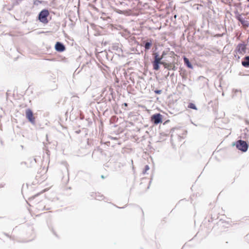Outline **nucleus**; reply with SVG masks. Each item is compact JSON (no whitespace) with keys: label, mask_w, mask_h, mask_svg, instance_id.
I'll list each match as a JSON object with an SVG mask.
<instances>
[{"label":"nucleus","mask_w":249,"mask_h":249,"mask_svg":"<svg viewBox=\"0 0 249 249\" xmlns=\"http://www.w3.org/2000/svg\"><path fill=\"white\" fill-rule=\"evenodd\" d=\"M151 45H152V43L151 42H146L145 44V46H144L145 50L149 49L151 48Z\"/></svg>","instance_id":"nucleus-11"},{"label":"nucleus","mask_w":249,"mask_h":249,"mask_svg":"<svg viewBox=\"0 0 249 249\" xmlns=\"http://www.w3.org/2000/svg\"><path fill=\"white\" fill-rule=\"evenodd\" d=\"M236 147L243 152H246L248 148V145L245 141L239 140L236 144Z\"/></svg>","instance_id":"nucleus-3"},{"label":"nucleus","mask_w":249,"mask_h":249,"mask_svg":"<svg viewBox=\"0 0 249 249\" xmlns=\"http://www.w3.org/2000/svg\"><path fill=\"white\" fill-rule=\"evenodd\" d=\"M26 117L32 124H35V117L34 116L33 112L31 109H27L25 111Z\"/></svg>","instance_id":"nucleus-4"},{"label":"nucleus","mask_w":249,"mask_h":249,"mask_svg":"<svg viewBox=\"0 0 249 249\" xmlns=\"http://www.w3.org/2000/svg\"><path fill=\"white\" fill-rule=\"evenodd\" d=\"M160 93V91L157 90V93Z\"/></svg>","instance_id":"nucleus-17"},{"label":"nucleus","mask_w":249,"mask_h":249,"mask_svg":"<svg viewBox=\"0 0 249 249\" xmlns=\"http://www.w3.org/2000/svg\"><path fill=\"white\" fill-rule=\"evenodd\" d=\"M55 48L58 52H63L65 50V46L61 43L57 42L55 45Z\"/></svg>","instance_id":"nucleus-7"},{"label":"nucleus","mask_w":249,"mask_h":249,"mask_svg":"<svg viewBox=\"0 0 249 249\" xmlns=\"http://www.w3.org/2000/svg\"><path fill=\"white\" fill-rule=\"evenodd\" d=\"M151 120L154 123L156 124V114H154L151 117Z\"/></svg>","instance_id":"nucleus-14"},{"label":"nucleus","mask_w":249,"mask_h":249,"mask_svg":"<svg viewBox=\"0 0 249 249\" xmlns=\"http://www.w3.org/2000/svg\"><path fill=\"white\" fill-rule=\"evenodd\" d=\"M162 122V115L160 114H157V124Z\"/></svg>","instance_id":"nucleus-10"},{"label":"nucleus","mask_w":249,"mask_h":249,"mask_svg":"<svg viewBox=\"0 0 249 249\" xmlns=\"http://www.w3.org/2000/svg\"><path fill=\"white\" fill-rule=\"evenodd\" d=\"M242 64L245 67H249V56H246L242 62Z\"/></svg>","instance_id":"nucleus-8"},{"label":"nucleus","mask_w":249,"mask_h":249,"mask_svg":"<svg viewBox=\"0 0 249 249\" xmlns=\"http://www.w3.org/2000/svg\"><path fill=\"white\" fill-rule=\"evenodd\" d=\"M124 106L125 107H127V103H124Z\"/></svg>","instance_id":"nucleus-16"},{"label":"nucleus","mask_w":249,"mask_h":249,"mask_svg":"<svg viewBox=\"0 0 249 249\" xmlns=\"http://www.w3.org/2000/svg\"><path fill=\"white\" fill-rule=\"evenodd\" d=\"M177 55L173 52L163 54L161 57H158L157 55V70L158 69V64H162L165 68L169 70L175 69V64L177 61Z\"/></svg>","instance_id":"nucleus-1"},{"label":"nucleus","mask_w":249,"mask_h":249,"mask_svg":"<svg viewBox=\"0 0 249 249\" xmlns=\"http://www.w3.org/2000/svg\"><path fill=\"white\" fill-rule=\"evenodd\" d=\"M183 60L185 64L188 67L190 68H192V66L187 58H186V57H184Z\"/></svg>","instance_id":"nucleus-9"},{"label":"nucleus","mask_w":249,"mask_h":249,"mask_svg":"<svg viewBox=\"0 0 249 249\" xmlns=\"http://www.w3.org/2000/svg\"><path fill=\"white\" fill-rule=\"evenodd\" d=\"M249 2V0H247Z\"/></svg>","instance_id":"nucleus-18"},{"label":"nucleus","mask_w":249,"mask_h":249,"mask_svg":"<svg viewBox=\"0 0 249 249\" xmlns=\"http://www.w3.org/2000/svg\"><path fill=\"white\" fill-rule=\"evenodd\" d=\"M249 2V0H247Z\"/></svg>","instance_id":"nucleus-19"},{"label":"nucleus","mask_w":249,"mask_h":249,"mask_svg":"<svg viewBox=\"0 0 249 249\" xmlns=\"http://www.w3.org/2000/svg\"><path fill=\"white\" fill-rule=\"evenodd\" d=\"M246 45L244 43L239 44L236 48V51L240 54H244L246 52Z\"/></svg>","instance_id":"nucleus-5"},{"label":"nucleus","mask_w":249,"mask_h":249,"mask_svg":"<svg viewBox=\"0 0 249 249\" xmlns=\"http://www.w3.org/2000/svg\"><path fill=\"white\" fill-rule=\"evenodd\" d=\"M188 107L190 108L194 109L196 110L197 108L196 107V105L193 103H190L188 105Z\"/></svg>","instance_id":"nucleus-12"},{"label":"nucleus","mask_w":249,"mask_h":249,"mask_svg":"<svg viewBox=\"0 0 249 249\" xmlns=\"http://www.w3.org/2000/svg\"><path fill=\"white\" fill-rule=\"evenodd\" d=\"M149 167L148 165H146L145 166V170H149Z\"/></svg>","instance_id":"nucleus-15"},{"label":"nucleus","mask_w":249,"mask_h":249,"mask_svg":"<svg viewBox=\"0 0 249 249\" xmlns=\"http://www.w3.org/2000/svg\"><path fill=\"white\" fill-rule=\"evenodd\" d=\"M153 55H154V60L152 62L153 68L156 69V55L154 53Z\"/></svg>","instance_id":"nucleus-13"},{"label":"nucleus","mask_w":249,"mask_h":249,"mask_svg":"<svg viewBox=\"0 0 249 249\" xmlns=\"http://www.w3.org/2000/svg\"><path fill=\"white\" fill-rule=\"evenodd\" d=\"M49 15L48 10L44 9L40 12L38 16V19L40 22L44 24H47L48 22L47 17Z\"/></svg>","instance_id":"nucleus-2"},{"label":"nucleus","mask_w":249,"mask_h":249,"mask_svg":"<svg viewBox=\"0 0 249 249\" xmlns=\"http://www.w3.org/2000/svg\"><path fill=\"white\" fill-rule=\"evenodd\" d=\"M236 18L241 22L243 26L245 27L249 26V23L248 21H246L244 18H243L242 15L238 14L236 15Z\"/></svg>","instance_id":"nucleus-6"}]
</instances>
